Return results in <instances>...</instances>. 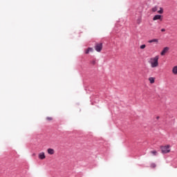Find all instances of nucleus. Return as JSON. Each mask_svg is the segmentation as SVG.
Segmentation results:
<instances>
[{
    "mask_svg": "<svg viewBox=\"0 0 177 177\" xmlns=\"http://www.w3.org/2000/svg\"><path fill=\"white\" fill-rule=\"evenodd\" d=\"M158 59H160V56L156 55L154 57H152L149 59V64H151V67L152 68H156V67H158Z\"/></svg>",
    "mask_w": 177,
    "mask_h": 177,
    "instance_id": "1",
    "label": "nucleus"
},
{
    "mask_svg": "<svg viewBox=\"0 0 177 177\" xmlns=\"http://www.w3.org/2000/svg\"><path fill=\"white\" fill-rule=\"evenodd\" d=\"M170 147H171V146H169V145L161 147L160 149H161L162 153L163 154H167V153H169V151H171Z\"/></svg>",
    "mask_w": 177,
    "mask_h": 177,
    "instance_id": "2",
    "label": "nucleus"
},
{
    "mask_svg": "<svg viewBox=\"0 0 177 177\" xmlns=\"http://www.w3.org/2000/svg\"><path fill=\"white\" fill-rule=\"evenodd\" d=\"M95 49L97 52H101L103 49V44L102 43H97L95 44Z\"/></svg>",
    "mask_w": 177,
    "mask_h": 177,
    "instance_id": "3",
    "label": "nucleus"
},
{
    "mask_svg": "<svg viewBox=\"0 0 177 177\" xmlns=\"http://www.w3.org/2000/svg\"><path fill=\"white\" fill-rule=\"evenodd\" d=\"M153 21H156V20H160V21H162V16L160 15H156L153 17Z\"/></svg>",
    "mask_w": 177,
    "mask_h": 177,
    "instance_id": "4",
    "label": "nucleus"
},
{
    "mask_svg": "<svg viewBox=\"0 0 177 177\" xmlns=\"http://www.w3.org/2000/svg\"><path fill=\"white\" fill-rule=\"evenodd\" d=\"M169 50V47H165L162 52L160 53L161 56H164L165 53H167V52Z\"/></svg>",
    "mask_w": 177,
    "mask_h": 177,
    "instance_id": "5",
    "label": "nucleus"
},
{
    "mask_svg": "<svg viewBox=\"0 0 177 177\" xmlns=\"http://www.w3.org/2000/svg\"><path fill=\"white\" fill-rule=\"evenodd\" d=\"M38 156L39 160H45V158H46V156H45V152H41L39 153Z\"/></svg>",
    "mask_w": 177,
    "mask_h": 177,
    "instance_id": "6",
    "label": "nucleus"
},
{
    "mask_svg": "<svg viewBox=\"0 0 177 177\" xmlns=\"http://www.w3.org/2000/svg\"><path fill=\"white\" fill-rule=\"evenodd\" d=\"M47 153L48 154H50V156L55 154V149H52V148H48L47 149Z\"/></svg>",
    "mask_w": 177,
    "mask_h": 177,
    "instance_id": "7",
    "label": "nucleus"
},
{
    "mask_svg": "<svg viewBox=\"0 0 177 177\" xmlns=\"http://www.w3.org/2000/svg\"><path fill=\"white\" fill-rule=\"evenodd\" d=\"M171 73L174 75H177V66H175L171 69Z\"/></svg>",
    "mask_w": 177,
    "mask_h": 177,
    "instance_id": "8",
    "label": "nucleus"
},
{
    "mask_svg": "<svg viewBox=\"0 0 177 177\" xmlns=\"http://www.w3.org/2000/svg\"><path fill=\"white\" fill-rule=\"evenodd\" d=\"M154 42L155 44H158V39H153L148 41L149 44H153Z\"/></svg>",
    "mask_w": 177,
    "mask_h": 177,
    "instance_id": "9",
    "label": "nucleus"
},
{
    "mask_svg": "<svg viewBox=\"0 0 177 177\" xmlns=\"http://www.w3.org/2000/svg\"><path fill=\"white\" fill-rule=\"evenodd\" d=\"M148 80L150 84H154V82H156V77H149Z\"/></svg>",
    "mask_w": 177,
    "mask_h": 177,
    "instance_id": "10",
    "label": "nucleus"
},
{
    "mask_svg": "<svg viewBox=\"0 0 177 177\" xmlns=\"http://www.w3.org/2000/svg\"><path fill=\"white\" fill-rule=\"evenodd\" d=\"M90 52H93V48H88L86 50V54L88 55V53H89Z\"/></svg>",
    "mask_w": 177,
    "mask_h": 177,
    "instance_id": "11",
    "label": "nucleus"
},
{
    "mask_svg": "<svg viewBox=\"0 0 177 177\" xmlns=\"http://www.w3.org/2000/svg\"><path fill=\"white\" fill-rule=\"evenodd\" d=\"M158 13L159 15H162V13H164V9H162V8H160V10H158Z\"/></svg>",
    "mask_w": 177,
    "mask_h": 177,
    "instance_id": "12",
    "label": "nucleus"
},
{
    "mask_svg": "<svg viewBox=\"0 0 177 177\" xmlns=\"http://www.w3.org/2000/svg\"><path fill=\"white\" fill-rule=\"evenodd\" d=\"M158 10V7H157V6H155V7L151 8V11L153 12H157Z\"/></svg>",
    "mask_w": 177,
    "mask_h": 177,
    "instance_id": "13",
    "label": "nucleus"
},
{
    "mask_svg": "<svg viewBox=\"0 0 177 177\" xmlns=\"http://www.w3.org/2000/svg\"><path fill=\"white\" fill-rule=\"evenodd\" d=\"M151 154H153V156H157V151L153 150L150 151Z\"/></svg>",
    "mask_w": 177,
    "mask_h": 177,
    "instance_id": "14",
    "label": "nucleus"
},
{
    "mask_svg": "<svg viewBox=\"0 0 177 177\" xmlns=\"http://www.w3.org/2000/svg\"><path fill=\"white\" fill-rule=\"evenodd\" d=\"M137 23H138V24H140V23H142V18H139V19L137 20Z\"/></svg>",
    "mask_w": 177,
    "mask_h": 177,
    "instance_id": "15",
    "label": "nucleus"
},
{
    "mask_svg": "<svg viewBox=\"0 0 177 177\" xmlns=\"http://www.w3.org/2000/svg\"><path fill=\"white\" fill-rule=\"evenodd\" d=\"M46 120H47V121H52V120H53V118L52 117H47Z\"/></svg>",
    "mask_w": 177,
    "mask_h": 177,
    "instance_id": "16",
    "label": "nucleus"
},
{
    "mask_svg": "<svg viewBox=\"0 0 177 177\" xmlns=\"http://www.w3.org/2000/svg\"><path fill=\"white\" fill-rule=\"evenodd\" d=\"M140 49H145V48H146V45L145 44H142L140 46Z\"/></svg>",
    "mask_w": 177,
    "mask_h": 177,
    "instance_id": "17",
    "label": "nucleus"
},
{
    "mask_svg": "<svg viewBox=\"0 0 177 177\" xmlns=\"http://www.w3.org/2000/svg\"><path fill=\"white\" fill-rule=\"evenodd\" d=\"M151 167H152V168H156V164L153 163V164L151 165Z\"/></svg>",
    "mask_w": 177,
    "mask_h": 177,
    "instance_id": "18",
    "label": "nucleus"
},
{
    "mask_svg": "<svg viewBox=\"0 0 177 177\" xmlns=\"http://www.w3.org/2000/svg\"><path fill=\"white\" fill-rule=\"evenodd\" d=\"M161 31H162V32H165V28H162Z\"/></svg>",
    "mask_w": 177,
    "mask_h": 177,
    "instance_id": "19",
    "label": "nucleus"
},
{
    "mask_svg": "<svg viewBox=\"0 0 177 177\" xmlns=\"http://www.w3.org/2000/svg\"><path fill=\"white\" fill-rule=\"evenodd\" d=\"M160 119V116H158L157 118H156V120H159Z\"/></svg>",
    "mask_w": 177,
    "mask_h": 177,
    "instance_id": "20",
    "label": "nucleus"
},
{
    "mask_svg": "<svg viewBox=\"0 0 177 177\" xmlns=\"http://www.w3.org/2000/svg\"><path fill=\"white\" fill-rule=\"evenodd\" d=\"M95 63H96V62H95V61L93 62V64H95Z\"/></svg>",
    "mask_w": 177,
    "mask_h": 177,
    "instance_id": "21",
    "label": "nucleus"
}]
</instances>
